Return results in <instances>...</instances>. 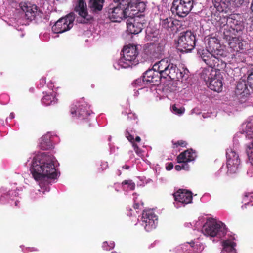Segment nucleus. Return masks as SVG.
<instances>
[{
	"mask_svg": "<svg viewBox=\"0 0 253 253\" xmlns=\"http://www.w3.org/2000/svg\"><path fill=\"white\" fill-rule=\"evenodd\" d=\"M225 42L233 51L239 52L241 50H243V43L238 37H234V39L230 40V41L227 40Z\"/></svg>",
	"mask_w": 253,
	"mask_h": 253,
	"instance_id": "412c9836",
	"label": "nucleus"
},
{
	"mask_svg": "<svg viewBox=\"0 0 253 253\" xmlns=\"http://www.w3.org/2000/svg\"><path fill=\"white\" fill-rule=\"evenodd\" d=\"M226 166L227 168V172L230 174L235 173L238 169L240 164L239 158L233 159H226Z\"/></svg>",
	"mask_w": 253,
	"mask_h": 253,
	"instance_id": "4be33fe9",
	"label": "nucleus"
},
{
	"mask_svg": "<svg viewBox=\"0 0 253 253\" xmlns=\"http://www.w3.org/2000/svg\"><path fill=\"white\" fill-rule=\"evenodd\" d=\"M132 147H133L134 151L135 153L138 155H141L142 154V151L140 148L138 147L137 145L135 143H133V145H132Z\"/></svg>",
	"mask_w": 253,
	"mask_h": 253,
	"instance_id": "ea45409f",
	"label": "nucleus"
},
{
	"mask_svg": "<svg viewBox=\"0 0 253 253\" xmlns=\"http://www.w3.org/2000/svg\"><path fill=\"white\" fill-rule=\"evenodd\" d=\"M247 83L250 88L253 89V70L248 76Z\"/></svg>",
	"mask_w": 253,
	"mask_h": 253,
	"instance_id": "e433bc0d",
	"label": "nucleus"
},
{
	"mask_svg": "<svg viewBox=\"0 0 253 253\" xmlns=\"http://www.w3.org/2000/svg\"><path fill=\"white\" fill-rule=\"evenodd\" d=\"M74 19L73 13L60 18L52 26L53 32L55 34H61L70 30L73 26Z\"/></svg>",
	"mask_w": 253,
	"mask_h": 253,
	"instance_id": "f8f14e48",
	"label": "nucleus"
},
{
	"mask_svg": "<svg viewBox=\"0 0 253 253\" xmlns=\"http://www.w3.org/2000/svg\"><path fill=\"white\" fill-rule=\"evenodd\" d=\"M54 157L45 153L37 155L33 159L30 170L33 177L37 181H41L44 178L55 179L57 173L54 164Z\"/></svg>",
	"mask_w": 253,
	"mask_h": 253,
	"instance_id": "f03ea898",
	"label": "nucleus"
},
{
	"mask_svg": "<svg viewBox=\"0 0 253 253\" xmlns=\"http://www.w3.org/2000/svg\"><path fill=\"white\" fill-rule=\"evenodd\" d=\"M201 76L209 89L218 92L221 91L223 84L219 78L217 77V72L214 70L204 69Z\"/></svg>",
	"mask_w": 253,
	"mask_h": 253,
	"instance_id": "9d476101",
	"label": "nucleus"
},
{
	"mask_svg": "<svg viewBox=\"0 0 253 253\" xmlns=\"http://www.w3.org/2000/svg\"><path fill=\"white\" fill-rule=\"evenodd\" d=\"M242 203L244 205L242 208H247V206H253V192L245 194L243 198Z\"/></svg>",
	"mask_w": 253,
	"mask_h": 253,
	"instance_id": "cd10ccee",
	"label": "nucleus"
},
{
	"mask_svg": "<svg viewBox=\"0 0 253 253\" xmlns=\"http://www.w3.org/2000/svg\"><path fill=\"white\" fill-rule=\"evenodd\" d=\"M207 49L200 48L198 49L197 53L199 54V51L207 50L210 53L217 55V56H223L225 51L221 49L219 40L215 36H209L206 39Z\"/></svg>",
	"mask_w": 253,
	"mask_h": 253,
	"instance_id": "4468645a",
	"label": "nucleus"
},
{
	"mask_svg": "<svg viewBox=\"0 0 253 253\" xmlns=\"http://www.w3.org/2000/svg\"><path fill=\"white\" fill-rule=\"evenodd\" d=\"M125 135H126V138H127V139L129 140V141L132 143V145H133V143H135L134 137L130 133V132L129 131H128V130H126Z\"/></svg>",
	"mask_w": 253,
	"mask_h": 253,
	"instance_id": "58836bf2",
	"label": "nucleus"
},
{
	"mask_svg": "<svg viewBox=\"0 0 253 253\" xmlns=\"http://www.w3.org/2000/svg\"><path fill=\"white\" fill-rule=\"evenodd\" d=\"M106 244H107L106 242H104V245H106Z\"/></svg>",
	"mask_w": 253,
	"mask_h": 253,
	"instance_id": "052dcab7",
	"label": "nucleus"
},
{
	"mask_svg": "<svg viewBox=\"0 0 253 253\" xmlns=\"http://www.w3.org/2000/svg\"><path fill=\"white\" fill-rule=\"evenodd\" d=\"M117 174H118V175L119 176H120L121 174L120 170H118Z\"/></svg>",
	"mask_w": 253,
	"mask_h": 253,
	"instance_id": "864d4df0",
	"label": "nucleus"
},
{
	"mask_svg": "<svg viewBox=\"0 0 253 253\" xmlns=\"http://www.w3.org/2000/svg\"><path fill=\"white\" fill-rule=\"evenodd\" d=\"M112 253H118L116 252H112Z\"/></svg>",
	"mask_w": 253,
	"mask_h": 253,
	"instance_id": "bf43d9fd",
	"label": "nucleus"
},
{
	"mask_svg": "<svg viewBox=\"0 0 253 253\" xmlns=\"http://www.w3.org/2000/svg\"><path fill=\"white\" fill-rule=\"evenodd\" d=\"M196 44V36L187 30L180 34L177 41V49L181 52H188L193 49Z\"/></svg>",
	"mask_w": 253,
	"mask_h": 253,
	"instance_id": "1a4fd4ad",
	"label": "nucleus"
},
{
	"mask_svg": "<svg viewBox=\"0 0 253 253\" xmlns=\"http://www.w3.org/2000/svg\"><path fill=\"white\" fill-rule=\"evenodd\" d=\"M70 113L72 117L77 118L81 120V125L84 127L90 126V120L89 118L90 111L88 104L84 101L83 98L80 99L76 104H72L70 109Z\"/></svg>",
	"mask_w": 253,
	"mask_h": 253,
	"instance_id": "39448f33",
	"label": "nucleus"
},
{
	"mask_svg": "<svg viewBox=\"0 0 253 253\" xmlns=\"http://www.w3.org/2000/svg\"><path fill=\"white\" fill-rule=\"evenodd\" d=\"M182 163V164L181 165L182 166L183 169L188 170L189 169V166L188 165L187 163Z\"/></svg>",
	"mask_w": 253,
	"mask_h": 253,
	"instance_id": "79ce46f5",
	"label": "nucleus"
},
{
	"mask_svg": "<svg viewBox=\"0 0 253 253\" xmlns=\"http://www.w3.org/2000/svg\"><path fill=\"white\" fill-rule=\"evenodd\" d=\"M104 3V0H89V6L91 11L98 13L102 10Z\"/></svg>",
	"mask_w": 253,
	"mask_h": 253,
	"instance_id": "393cba45",
	"label": "nucleus"
},
{
	"mask_svg": "<svg viewBox=\"0 0 253 253\" xmlns=\"http://www.w3.org/2000/svg\"><path fill=\"white\" fill-rule=\"evenodd\" d=\"M42 104L46 105H49L55 103V96L53 94H46L42 98Z\"/></svg>",
	"mask_w": 253,
	"mask_h": 253,
	"instance_id": "2f4dec72",
	"label": "nucleus"
},
{
	"mask_svg": "<svg viewBox=\"0 0 253 253\" xmlns=\"http://www.w3.org/2000/svg\"><path fill=\"white\" fill-rule=\"evenodd\" d=\"M173 167V165L172 163H168V164L166 166V169L167 170H170L172 169Z\"/></svg>",
	"mask_w": 253,
	"mask_h": 253,
	"instance_id": "37998d69",
	"label": "nucleus"
},
{
	"mask_svg": "<svg viewBox=\"0 0 253 253\" xmlns=\"http://www.w3.org/2000/svg\"><path fill=\"white\" fill-rule=\"evenodd\" d=\"M129 168H130V167H129V166H128V165H124V166H123V169H129Z\"/></svg>",
	"mask_w": 253,
	"mask_h": 253,
	"instance_id": "de8ad7c7",
	"label": "nucleus"
},
{
	"mask_svg": "<svg viewBox=\"0 0 253 253\" xmlns=\"http://www.w3.org/2000/svg\"><path fill=\"white\" fill-rule=\"evenodd\" d=\"M188 72L187 69L184 68L182 71L179 70L175 64L165 58L156 62L152 69L148 70L143 73L142 82L145 84H153L156 85L160 84L161 78L166 79L168 77L173 80L182 81L188 78Z\"/></svg>",
	"mask_w": 253,
	"mask_h": 253,
	"instance_id": "f257e3e1",
	"label": "nucleus"
},
{
	"mask_svg": "<svg viewBox=\"0 0 253 253\" xmlns=\"http://www.w3.org/2000/svg\"><path fill=\"white\" fill-rule=\"evenodd\" d=\"M46 190L48 191L49 190V187H46Z\"/></svg>",
	"mask_w": 253,
	"mask_h": 253,
	"instance_id": "13d9d810",
	"label": "nucleus"
},
{
	"mask_svg": "<svg viewBox=\"0 0 253 253\" xmlns=\"http://www.w3.org/2000/svg\"><path fill=\"white\" fill-rule=\"evenodd\" d=\"M189 245L190 247H193L195 245V243L193 241H191L190 243H189Z\"/></svg>",
	"mask_w": 253,
	"mask_h": 253,
	"instance_id": "3c124183",
	"label": "nucleus"
},
{
	"mask_svg": "<svg viewBox=\"0 0 253 253\" xmlns=\"http://www.w3.org/2000/svg\"><path fill=\"white\" fill-rule=\"evenodd\" d=\"M214 7L219 12L226 11L229 5V0H213Z\"/></svg>",
	"mask_w": 253,
	"mask_h": 253,
	"instance_id": "b1692460",
	"label": "nucleus"
},
{
	"mask_svg": "<svg viewBox=\"0 0 253 253\" xmlns=\"http://www.w3.org/2000/svg\"><path fill=\"white\" fill-rule=\"evenodd\" d=\"M123 56L119 60V64L124 68L135 65L137 62L138 55L137 47L134 44H128L124 47L122 50Z\"/></svg>",
	"mask_w": 253,
	"mask_h": 253,
	"instance_id": "6e6552de",
	"label": "nucleus"
},
{
	"mask_svg": "<svg viewBox=\"0 0 253 253\" xmlns=\"http://www.w3.org/2000/svg\"><path fill=\"white\" fill-rule=\"evenodd\" d=\"M203 248H202V250H197V251H196V252H197V253H199V252H200L201 251H202L203 250Z\"/></svg>",
	"mask_w": 253,
	"mask_h": 253,
	"instance_id": "4d7b16f0",
	"label": "nucleus"
},
{
	"mask_svg": "<svg viewBox=\"0 0 253 253\" xmlns=\"http://www.w3.org/2000/svg\"><path fill=\"white\" fill-rule=\"evenodd\" d=\"M199 55L207 65L211 67L210 69L208 68L209 70L213 69L217 72L224 70L226 66L225 61L221 59L226 56L225 52L224 55L221 56L210 53L207 50H202L199 51Z\"/></svg>",
	"mask_w": 253,
	"mask_h": 253,
	"instance_id": "423d86ee",
	"label": "nucleus"
},
{
	"mask_svg": "<svg viewBox=\"0 0 253 253\" xmlns=\"http://www.w3.org/2000/svg\"><path fill=\"white\" fill-rule=\"evenodd\" d=\"M19 6L25 13L26 18L32 20L35 18L37 13V7L28 2H20Z\"/></svg>",
	"mask_w": 253,
	"mask_h": 253,
	"instance_id": "f3484780",
	"label": "nucleus"
},
{
	"mask_svg": "<svg viewBox=\"0 0 253 253\" xmlns=\"http://www.w3.org/2000/svg\"><path fill=\"white\" fill-rule=\"evenodd\" d=\"M133 207L135 209H138L140 207V204L138 203H135L134 204Z\"/></svg>",
	"mask_w": 253,
	"mask_h": 253,
	"instance_id": "a18cd8bd",
	"label": "nucleus"
},
{
	"mask_svg": "<svg viewBox=\"0 0 253 253\" xmlns=\"http://www.w3.org/2000/svg\"><path fill=\"white\" fill-rule=\"evenodd\" d=\"M14 118V114L13 113H11L10 114V116H9V118L10 119H13Z\"/></svg>",
	"mask_w": 253,
	"mask_h": 253,
	"instance_id": "09e8293b",
	"label": "nucleus"
},
{
	"mask_svg": "<svg viewBox=\"0 0 253 253\" xmlns=\"http://www.w3.org/2000/svg\"><path fill=\"white\" fill-rule=\"evenodd\" d=\"M251 11H252V12H253V10H251Z\"/></svg>",
	"mask_w": 253,
	"mask_h": 253,
	"instance_id": "e2e57ef3",
	"label": "nucleus"
},
{
	"mask_svg": "<svg viewBox=\"0 0 253 253\" xmlns=\"http://www.w3.org/2000/svg\"><path fill=\"white\" fill-rule=\"evenodd\" d=\"M193 0H173L171 11L179 17H185L193 7Z\"/></svg>",
	"mask_w": 253,
	"mask_h": 253,
	"instance_id": "9b49d317",
	"label": "nucleus"
},
{
	"mask_svg": "<svg viewBox=\"0 0 253 253\" xmlns=\"http://www.w3.org/2000/svg\"><path fill=\"white\" fill-rule=\"evenodd\" d=\"M122 184L127 185L130 190H134L135 188V184L131 180H125L123 182Z\"/></svg>",
	"mask_w": 253,
	"mask_h": 253,
	"instance_id": "f704fd0d",
	"label": "nucleus"
},
{
	"mask_svg": "<svg viewBox=\"0 0 253 253\" xmlns=\"http://www.w3.org/2000/svg\"><path fill=\"white\" fill-rule=\"evenodd\" d=\"M172 143L174 146V148H177L178 146L185 147L187 145V143L184 140H179L177 142L172 141Z\"/></svg>",
	"mask_w": 253,
	"mask_h": 253,
	"instance_id": "c9c22d12",
	"label": "nucleus"
},
{
	"mask_svg": "<svg viewBox=\"0 0 253 253\" xmlns=\"http://www.w3.org/2000/svg\"><path fill=\"white\" fill-rule=\"evenodd\" d=\"M52 147V143L48 136H42L40 144L41 149L43 150H48L51 148Z\"/></svg>",
	"mask_w": 253,
	"mask_h": 253,
	"instance_id": "c85d7f7f",
	"label": "nucleus"
},
{
	"mask_svg": "<svg viewBox=\"0 0 253 253\" xmlns=\"http://www.w3.org/2000/svg\"><path fill=\"white\" fill-rule=\"evenodd\" d=\"M41 83H45L46 79L44 78H42V79H41Z\"/></svg>",
	"mask_w": 253,
	"mask_h": 253,
	"instance_id": "8fccbe9b",
	"label": "nucleus"
},
{
	"mask_svg": "<svg viewBox=\"0 0 253 253\" xmlns=\"http://www.w3.org/2000/svg\"><path fill=\"white\" fill-rule=\"evenodd\" d=\"M15 206H18V204L19 203V201H15Z\"/></svg>",
	"mask_w": 253,
	"mask_h": 253,
	"instance_id": "5fc2aeb1",
	"label": "nucleus"
},
{
	"mask_svg": "<svg viewBox=\"0 0 253 253\" xmlns=\"http://www.w3.org/2000/svg\"><path fill=\"white\" fill-rule=\"evenodd\" d=\"M231 0L233 2H234L235 4L236 5H237V6H240L243 4V3L244 2V1L246 0Z\"/></svg>",
	"mask_w": 253,
	"mask_h": 253,
	"instance_id": "a19ab883",
	"label": "nucleus"
},
{
	"mask_svg": "<svg viewBox=\"0 0 253 253\" xmlns=\"http://www.w3.org/2000/svg\"><path fill=\"white\" fill-rule=\"evenodd\" d=\"M142 225L147 232L155 229L158 224V217L152 210L143 211L142 215Z\"/></svg>",
	"mask_w": 253,
	"mask_h": 253,
	"instance_id": "2eb2a0df",
	"label": "nucleus"
},
{
	"mask_svg": "<svg viewBox=\"0 0 253 253\" xmlns=\"http://www.w3.org/2000/svg\"><path fill=\"white\" fill-rule=\"evenodd\" d=\"M243 131L245 137L249 139H253V123L248 122Z\"/></svg>",
	"mask_w": 253,
	"mask_h": 253,
	"instance_id": "7c9ffc66",
	"label": "nucleus"
},
{
	"mask_svg": "<svg viewBox=\"0 0 253 253\" xmlns=\"http://www.w3.org/2000/svg\"><path fill=\"white\" fill-rule=\"evenodd\" d=\"M118 3L116 7H110L108 9V18L113 22L119 23L124 18L133 17L137 14L136 3L131 0H113Z\"/></svg>",
	"mask_w": 253,
	"mask_h": 253,
	"instance_id": "7ed1b4c3",
	"label": "nucleus"
},
{
	"mask_svg": "<svg viewBox=\"0 0 253 253\" xmlns=\"http://www.w3.org/2000/svg\"><path fill=\"white\" fill-rule=\"evenodd\" d=\"M222 246L223 247V250L221 253H236V250L235 248L236 243L230 240H226L223 241Z\"/></svg>",
	"mask_w": 253,
	"mask_h": 253,
	"instance_id": "5701e85b",
	"label": "nucleus"
},
{
	"mask_svg": "<svg viewBox=\"0 0 253 253\" xmlns=\"http://www.w3.org/2000/svg\"><path fill=\"white\" fill-rule=\"evenodd\" d=\"M216 19L217 28L218 34L225 41L234 39L237 34L242 31L244 28L243 23L235 19L229 17H217Z\"/></svg>",
	"mask_w": 253,
	"mask_h": 253,
	"instance_id": "20e7f679",
	"label": "nucleus"
},
{
	"mask_svg": "<svg viewBox=\"0 0 253 253\" xmlns=\"http://www.w3.org/2000/svg\"><path fill=\"white\" fill-rule=\"evenodd\" d=\"M74 11L78 12L81 17L89 20L87 8L84 0H78L76 6L74 7Z\"/></svg>",
	"mask_w": 253,
	"mask_h": 253,
	"instance_id": "aec40b11",
	"label": "nucleus"
},
{
	"mask_svg": "<svg viewBox=\"0 0 253 253\" xmlns=\"http://www.w3.org/2000/svg\"><path fill=\"white\" fill-rule=\"evenodd\" d=\"M18 196V193L15 190H9L0 197V201H3L5 199L14 200V198Z\"/></svg>",
	"mask_w": 253,
	"mask_h": 253,
	"instance_id": "c756f323",
	"label": "nucleus"
},
{
	"mask_svg": "<svg viewBox=\"0 0 253 253\" xmlns=\"http://www.w3.org/2000/svg\"><path fill=\"white\" fill-rule=\"evenodd\" d=\"M250 8H251V10H253V0L252 2H251Z\"/></svg>",
	"mask_w": 253,
	"mask_h": 253,
	"instance_id": "603ef678",
	"label": "nucleus"
},
{
	"mask_svg": "<svg viewBox=\"0 0 253 253\" xmlns=\"http://www.w3.org/2000/svg\"><path fill=\"white\" fill-rule=\"evenodd\" d=\"M173 196L176 201L184 204H188L192 202V194L191 191L187 190L179 189L173 194Z\"/></svg>",
	"mask_w": 253,
	"mask_h": 253,
	"instance_id": "dca6fc26",
	"label": "nucleus"
},
{
	"mask_svg": "<svg viewBox=\"0 0 253 253\" xmlns=\"http://www.w3.org/2000/svg\"><path fill=\"white\" fill-rule=\"evenodd\" d=\"M172 110L174 113L178 115H182L184 112V108H178L175 104L172 105Z\"/></svg>",
	"mask_w": 253,
	"mask_h": 253,
	"instance_id": "4c0bfd02",
	"label": "nucleus"
},
{
	"mask_svg": "<svg viewBox=\"0 0 253 253\" xmlns=\"http://www.w3.org/2000/svg\"><path fill=\"white\" fill-rule=\"evenodd\" d=\"M141 140V138L140 136H136L135 139H134V141H135L138 142H140Z\"/></svg>",
	"mask_w": 253,
	"mask_h": 253,
	"instance_id": "49530a36",
	"label": "nucleus"
},
{
	"mask_svg": "<svg viewBox=\"0 0 253 253\" xmlns=\"http://www.w3.org/2000/svg\"><path fill=\"white\" fill-rule=\"evenodd\" d=\"M226 159H239L238 154L235 151H233L232 149H228L226 151Z\"/></svg>",
	"mask_w": 253,
	"mask_h": 253,
	"instance_id": "72a5a7b5",
	"label": "nucleus"
},
{
	"mask_svg": "<svg viewBox=\"0 0 253 253\" xmlns=\"http://www.w3.org/2000/svg\"><path fill=\"white\" fill-rule=\"evenodd\" d=\"M186 245H184L182 247H180V248H181V249H184V248H185V247H186Z\"/></svg>",
	"mask_w": 253,
	"mask_h": 253,
	"instance_id": "6e6d98bb",
	"label": "nucleus"
},
{
	"mask_svg": "<svg viewBox=\"0 0 253 253\" xmlns=\"http://www.w3.org/2000/svg\"><path fill=\"white\" fill-rule=\"evenodd\" d=\"M145 20L142 17H129L126 20V29L130 34H138L144 28Z\"/></svg>",
	"mask_w": 253,
	"mask_h": 253,
	"instance_id": "ddd939ff",
	"label": "nucleus"
},
{
	"mask_svg": "<svg viewBox=\"0 0 253 253\" xmlns=\"http://www.w3.org/2000/svg\"><path fill=\"white\" fill-rule=\"evenodd\" d=\"M235 93L239 98H246L250 95L247 82L245 80H240L237 82Z\"/></svg>",
	"mask_w": 253,
	"mask_h": 253,
	"instance_id": "a211bd4d",
	"label": "nucleus"
},
{
	"mask_svg": "<svg viewBox=\"0 0 253 253\" xmlns=\"http://www.w3.org/2000/svg\"><path fill=\"white\" fill-rule=\"evenodd\" d=\"M202 232L207 236L221 238L226 234V230L223 222H217L215 219H211L204 224Z\"/></svg>",
	"mask_w": 253,
	"mask_h": 253,
	"instance_id": "0eeeda50",
	"label": "nucleus"
},
{
	"mask_svg": "<svg viewBox=\"0 0 253 253\" xmlns=\"http://www.w3.org/2000/svg\"><path fill=\"white\" fill-rule=\"evenodd\" d=\"M175 169L176 170L179 171L180 170H182L183 169H182V165H177L175 166Z\"/></svg>",
	"mask_w": 253,
	"mask_h": 253,
	"instance_id": "c03bdc74",
	"label": "nucleus"
},
{
	"mask_svg": "<svg viewBox=\"0 0 253 253\" xmlns=\"http://www.w3.org/2000/svg\"><path fill=\"white\" fill-rule=\"evenodd\" d=\"M59 0H56V1H59Z\"/></svg>",
	"mask_w": 253,
	"mask_h": 253,
	"instance_id": "680f3d73",
	"label": "nucleus"
},
{
	"mask_svg": "<svg viewBox=\"0 0 253 253\" xmlns=\"http://www.w3.org/2000/svg\"><path fill=\"white\" fill-rule=\"evenodd\" d=\"M150 49L153 50L154 56H157L165 50V44L162 43L153 44L150 45Z\"/></svg>",
	"mask_w": 253,
	"mask_h": 253,
	"instance_id": "a878e982",
	"label": "nucleus"
},
{
	"mask_svg": "<svg viewBox=\"0 0 253 253\" xmlns=\"http://www.w3.org/2000/svg\"><path fill=\"white\" fill-rule=\"evenodd\" d=\"M247 153L251 164L253 165V142L250 143L248 146Z\"/></svg>",
	"mask_w": 253,
	"mask_h": 253,
	"instance_id": "473e14b6",
	"label": "nucleus"
},
{
	"mask_svg": "<svg viewBox=\"0 0 253 253\" xmlns=\"http://www.w3.org/2000/svg\"><path fill=\"white\" fill-rule=\"evenodd\" d=\"M160 23L162 28L166 30L172 28L174 25L172 18L170 17H168L165 19H161Z\"/></svg>",
	"mask_w": 253,
	"mask_h": 253,
	"instance_id": "bb28decb",
	"label": "nucleus"
},
{
	"mask_svg": "<svg viewBox=\"0 0 253 253\" xmlns=\"http://www.w3.org/2000/svg\"><path fill=\"white\" fill-rule=\"evenodd\" d=\"M196 157L195 152L192 149H188L181 152L177 157L178 163H188L193 161Z\"/></svg>",
	"mask_w": 253,
	"mask_h": 253,
	"instance_id": "6ab92c4d",
	"label": "nucleus"
}]
</instances>
